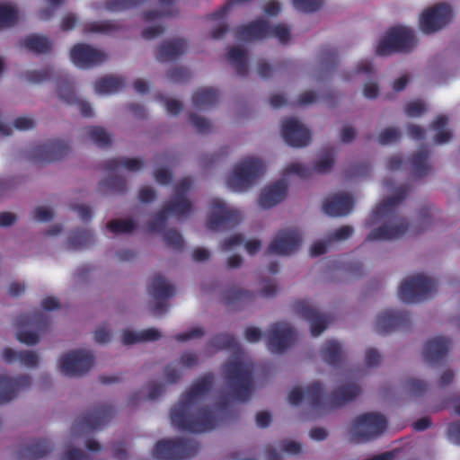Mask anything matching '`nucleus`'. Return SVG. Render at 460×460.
Listing matches in <instances>:
<instances>
[{
  "label": "nucleus",
  "mask_w": 460,
  "mask_h": 460,
  "mask_svg": "<svg viewBox=\"0 0 460 460\" xmlns=\"http://www.w3.org/2000/svg\"><path fill=\"white\" fill-rule=\"evenodd\" d=\"M452 18L449 5L440 3L424 11L420 18V29L426 34L433 33L445 27Z\"/></svg>",
  "instance_id": "15"
},
{
  "label": "nucleus",
  "mask_w": 460,
  "mask_h": 460,
  "mask_svg": "<svg viewBox=\"0 0 460 460\" xmlns=\"http://www.w3.org/2000/svg\"><path fill=\"white\" fill-rule=\"evenodd\" d=\"M49 323V317L41 312L20 315L16 320V338L28 346L35 345L40 341L39 334L48 329Z\"/></svg>",
  "instance_id": "9"
},
{
  "label": "nucleus",
  "mask_w": 460,
  "mask_h": 460,
  "mask_svg": "<svg viewBox=\"0 0 460 460\" xmlns=\"http://www.w3.org/2000/svg\"><path fill=\"white\" fill-rule=\"evenodd\" d=\"M413 31L408 28H392L379 41L376 52L379 56H387L395 52H410L416 46Z\"/></svg>",
  "instance_id": "8"
},
{
  "label": "nucleus",
  "mask_w": 460,
  "mask_h": 460,
  "mask_svg": "<svg viewBox=\"0 0 460 460\" xmlns=\"http://www.w3.org/2000/svg\"><path fill=\"white\" fill-rule=\"evenodd\" d=\"M50 451V447L46 442L32 444L18 453V458L21 460H36L45 456Z\"/></svg>",
  "instance_id": "42"
},
{
  "label": "nucleus",
  "mask_w": 460,
  "mask_h": 460,
  "mask_svg": "<svg viewBox=\"0 0 460 460\" xmlns=\"http://www.w3.org/2000/svg\"><path fill=\"white\" fill-rule=\"evenodd\" d=\"M228 60L234 67L236 74L245 76L248 74L247 53L240 47H231L227 56Z\"/></svg>",
  "instance_id": "36"
},
{
  "label": "nucleus",
  "mask_w": 460,
  "mask_h": 460,
  "mask_svg": "<svg viewBox=\"0 0 460 460\" xmlns=\"http://www.w3.org/2000/svg\"><path fill=\"white\" fill-rule=\"evenodd\" d=\"M31 385V376L27 374L16 377L0 374V405L13 401L18 394Z\"/></svg>",
  "instance_id": "20"
},
{
  "label": "nucleus",
  "mask_w": 460,
  "mask_h": 460,
  "mask_svg": "<svg viewBox=\"0 0 460 460\" xmlns=\"http://www.w3.org/2000/svg\"><path fill=\"white\" fill-rule=\"evenodd\" d=\"M120 26L114 21H98L89 22L84 24V33H101L105 35H111L118 31Z\"/></svg>",
  "instance_id": "40"
},
{
  "label": "nucleus",
  "mask_w": 460,
  "mask_h": 460,
  "mask_svg": "<svg viewBox=\"0 0 460 460\" xmlns=\"http://www.w3.org/2000/svg\"><path fill=\"white\" fill-rule=\"evenodd\" d=\"M361 392L356 384H346L337 387L327 399L326 403L332 408L343 406L354 400Z\"/></svg>",
  "instance_id": "30"
},
{
  "label": "nucleus",
  "mask_w": 460,
  "mask_h": 460,
  "mask_svg": "<svg viewBox=\"0 0 460 460\" xmlns=\"http://www.w3.org/2000/svg\"><path fill=\"white\" fill-rule=\"evenodd\" d=\"M210 345L216 349H224L235 347L236 341L231 334L220 333L211 339Z\"/></svg>",
  "instance_id": "51"
},
{
  "label": "nucleus",
  "mask_w": 460,
  "mask_h": 460,
  "mask_svg": "<svg viewBox=\"0 0 460 460\" xmlns=\"http://www.w3.org/2000/svg\"><path fill=\"white\" fill-rule=\"evenodd\" d=\"M189 119L195 129L200 134H207L210 132L212 125L209 120L198 116L195 113H190Z\"/></svg>",
  "instance_id": "55"
},
{
  "label": "nucleus",
  "mask_w": 460,
  "mask_h": 460,
  "mask_svg": "<svg viewBox=\"0 0 460 460\" xmlns=\"http://www.w3.org/2000/svg\"><path fill=\"white\" fill-rule=\"evenodd\" d=\"M18 21V12L11 4H0V30L13 26Z\"/></svg>",
  "instance_id": "47"
},
{
  "label": "nucleus",
  "mask_w": 460,
  "mask_h": 460,
  "mask_svg": "<svg viewBox=\"0 0 460 460\" xmlns=\"http://www.w3.org/2000/svg\"><path fill=\"white\" fill-rule=\"evenodd\" d=\"M167 77L173 83H184L190 78V73L185 67L176 66L168 71Z\"/></svg>",
  "instance_id": "58"
},
{
  "label": "nucleus",
  "mask_w": 460,
  "mask_h": 460,
  "mask_svg": "<svg viewBox=\"0 0 460 460\" xmlns=\"http://www.w3.org/2000/svg\"><path fill=\"white\" fill-rule=\"evenodd\" d=\"M84 133L99 147L109 146L111 143L110 135L102 127H86L84 128Z\"/></svg>",
  "instance_id": "44"
},
{
  "label": "nucleus",
  "mask_w": 460,
  "mask_h": 460,
  "mask_svg": "<svg viewBox=\"0 0 460 460\" xmlns=\"http://www.w3.org/2000/svg\"><path fill=\"white\" fill-rule=\"evenodd\" d=\"M276 289H224L221 296L230 306H240L257 298H270L275 296Z\"/></svg>",
  "instance_id": "22"
},
{
  "label": "nucleus",
  "mask_w": 460,
  "mask_h": 460,
  "mask_svg": "<svg viewBox=\"0 0 460 460\" xmlns=\"http://www.w3.org/2000/svg\"><path fill=\"white\" fill-rule=\"evenodd\" d=\"M32 218L38 222H49L53 218V212L49 208L38 207L32 212Z\"/></svg>",
  "instance_id": "62"
},
{
  "label": "nucleus",
  "mask_w": 460,
  "mask_h": 460,
  "mask_svg": "<svg viewBox=\"0 0 460 460\" xmlns=\"http://www.w3.org/2000/svg\"><path fill=\"white\" fill-rule=\"evenodd\" d=\"M429 156V153L427 148H421L411 155L410 162L416 177H424L430 172L431 167L428 163Z\"/></svg>",
  "instance_id": "37"
},
{
  "label": "nucleus",
  "mask_w": 460,
  "mask_h": 460,
  "mask_svg": "<svg viewBox=\"0 0 460 460\" xmlns=\"http://www.w3.org/2000/svg\"><path fill=\"white\" fill-rule=\"evenodd\" d=\"M407 321L406 315L396 312H385L376 320V329L380 332H389L402 326Z\"/></svg>",
  "instance_id": "32"
},
{
  "label": "nucleus",
  "mask_w": 460,
  "mask_h": 460,
  "mask_svg": "<svg viewBox=\"0 0 460 460\" xmlns=\"http://www.w3.org/2000/svg\"><path fill=\"white\" fill-rule=\"evenodd\" d=\"M112 415L113 411L111 406L98 405L75 420L72 427V435L80 437L86 432L97 429L108 423Z\"/></svg>",
  "instance_id": "11"
},
{
  "label": "nucleus",
  "mask_w": 460,
  "mask_h": 460,
  "mask_svg": "<svg viewBox=\"0 0 460 460\" xmlns=\"http://www.w3.org/2000/svg\"><path fill=\"white\" fill-rule=\"evenodd\" d=\"M150 310L160 314L167 308V300L172 296V289H150Z\"/></svg>",
  "instance_id": "39"
},
{
  "label": "nucleus",
  "mask_w": 460,
  "mask_h": 460,
  "mask_svg": "<svg viewBox=\"0 0 460 460\" xmlns=\"http://www.w3.org/2000/svg\"><path fill=\"white\" fill-rule=\"evenodd\" d=\"M93 241V234L91 230L77 229L69 235L68 244L72 249H80L89 246Z\"/></svg>",
  "instance_id": "43"
},
{
  "label": "nucleus",
  "mask_w": 460,
  "mask_h": 460,
  "mask_svg": "<svg viewBox=\"0 0 460 460\" xmlns=\"http://www.w3.org/2000/svg\"><path fill=\"white\" fill-rule=\"evenodd\" d=\"M53 75V70L46 67L40 70H31L26 73V78L31 83H42L49 80Z\"/></svg>",
  "instance_id": "54"
},
{
  "label": "nucleus",
  "mask_w": 460,
  "mask_h": 460,
  "mask_svg": "<svg viewBox=\"0 0 460 460\" xmlns=\"http://www.w3.org/2000/svg\"><path fill=\"white\" fill-rule=\"evenodd\" d=\"M252 366L243 358L226 364L224 376L226 381L227 397L241 402L248 400L253 390Z\"/></svg>",
  "instance_id": "4"
},
{
  "label": "nucleus",
  "mask_w": 460,
  "mask_h": 460,
  "mask_svg": "<svg viewBox=\"0 0 460 460\" xmlns=\"http://www.w3.org/2000/svg\"><path fill=\"white\" fill-rule=\"evenodd\" d=\"M121 341L124 345H133L141 342L140 332L124 330L121 333Z\"/></svg>",
  "instance_id": "63"
},
{
  "label": "nucleus",
  "mask_w": 460,
  "mask_h": 460,
  "mask_svg": "<svg viewBox=\"0 0 460 460\" xmlns=\"http://www.w3.org/2000/svg\"><path fill=\"white\" fill-rule=\"evenodd\" d=\"M401 137V132L396 128H386L378 136L380 145H389L396 142Z\"/></svg>",
  "instance_id": "57"
},
{
  "label": "nucleus",
  "mask_w": 460,
  "mask_h": 460,
  "mask_svg": "<svg viewBox=\"0 0 460 460\" xmlns=\"http://www.w3.org/2000/svg\"><path fill=\"white\" fill-rule=\"evenodd\" d=\"M321 58L323 63L327 66H333L337 64L338 61L336 50L330 47H324L321 49Z\"/></svg>",
  "instance_id": "61"
},
{
  "label": "nucleus",
  "mask_w": 460,
  "mask_h": 460,
  "mask_svg": "<svg viewBox=\"0 0 460 460\" xmlns=\"http://www.w3.org/2000/svg\"><path fill=\"white\" fill-rule=\"evenodd\" d=\"M164 239L166 245L173 250L181 251L183 248V238L176 229H169L165 231L164 234Z\"/></svg>",
  "instance_id": "50"
},
{
  "label": "nucleus",
  "mask_w": 460,
  "mask_h": 460,
  "mask_svg": "<svg viewBox=\"0 0 460 460\" xmlns=\"http://www.w3.org/2000/svg\"><path fill=\"white\" fill-rule=\"evenodd\" d=\"M24 48L36 54H46L50 52L52 43L46 36L31 34L22 40Z\"/></svg>",
  "instance_id": "35"
},
{
  "label": "nucleus",
  "mask_w": 460,
  "mask_h": 460,
  "mask_svg": "<svg viewBox=\"0 0 460 460\" xmlns=\"http://www.w3.org/2000/svg\"><path fill=\"white\" fill-rule=\"evenodd\" d=\"M146 0H106L103 7L109 12L118 13L136 8Z\"/></svg>",
  "instance_id": "46"
},
{
  "label": "nucleus",
  "mask_w": 460,
  "mask_h": 460,
  "mask_svg": "<svg viewBox=\"0 0 460 460\" xmlns=\"http://www.w3.org/2000/svg\"><path fill=\"white\" fill-rule=\"evenodd\" d=\"M452 341L449 338L437 336L429 340L423 348V358L429 363H438L448 353Z\"/></svg>",
  "instance_id": "27"
},
{
  "label": "nucleus",
  "mask_w": 460,
  "mask_h": 460,
  "mask_svg": "<svg viewBox=\"0 0 460 460\" xmlns=\"http://www.w3.org/2000/svg\"><path fill=\"white\" fill-rule=\"evenodd\" d=\"M434 289H399L398 297L403 303H419L433 296Z\"/></svg>",
  "instance_id": "45"
},
{
  "label": "nucleus",
  "mask_w": 460,
  "mask_h": 460,
  "mask_svg": "<svg viewBox=\"0 0 460 460\" xmlns=\"http://www.w3.org/2000/svg\"><path fill=\"white\" fill-rule=\"evenodd\" d=\"M447 117L442 115L438 116L432 122V128L438 131L434 137V141L436 144H445L452 138V134L449 131L444 130L445 127L447 125Z\"/></svg>",
  "instance_id": "48"
},
{
  "label": "nucleus",
  "mask_w": 460,
  "mask_h": 460,
  "mask_svg": "<svg viewBox=\"0 0 460 460\" xmlns=\"http://www.w3.org/2000/svg\"><path fill=\"white\" fill-rule=\"evenodd\" d=\"M70 152V146L61 139L49 140L33 146L31 158L36 162L51 163L61 160Z\"/></svg>",
  "instance_id": "18"
},
{
  "label": "nucleus",
  "mask_w": 460,
  "mask_h": 460,
  "mask_svg": "<svg viewBox=\"0 0 460 460\" xmlns=\"http://www.w3.org/2000/svg\"><path fill=\"white\" fill-rule=\"evenodd\" d=\"M199 449V444L189 438L167 439L156 443L153 456L159 460H183L194 456Z\"/></svg>",
  "instance_id": "7"
},
{
  "label": "nucleus",
  "mask_w": 460,
  "mask_h": 460,
  "mask_svg": "<svg viewBox=\"0 0 460 460\" xmlns=\"http://www.w3.org/2000/svg\"><path fill=\"white\" fill-rule=\"evenodd\" d=\"M294 7L303 13H314L323 4V0H292Z\"/></svg>",
  "instance_id": "52"
},
{
  "label": "nucleus",
  "mask_w": 460,
  "mask_h": 460,
  "mask_svg": "<svg viewBox=\"0 0 460 460\" xmlns=\"http://www.w3.org/2000/svg\"><path fill=\"white\" fill-rule=\"evenodd\" d=\"M107 229L114 234L131 233L137 225L132 219H113L107 223Z\"/></svg>",
  "instance_id": "49"
},
{
  "label": "nucleus",
  "mask_w": 460,
  "mask_h": 460,
  "mask_svg": "<svg viewBox=\"0 0 460 460\" xmlns=\"http://www.w3.org/2000/svg\"><path fill=\"white\" fill-rule=\"evenodd\" d=\"M281 136L293 147L306 146L311 141L310 131L296 118H287L282 121Z\"/></svg>",
  "instance_id": "19"
},
{
  "label": "nucleus",
  "mask_w": 460,
  "mask_h": 460,
  "mask_svg": "<svg viewBox=\"0 0 460 460\" xmlns=\"http://www.w3.org/2000/svg\"><path fill=\"white\" fill-rule=\"evenodd\" d=\"M354 208V200L349 194L336 193L327 198L323 203V211L330 217L349 215Z\"/></svg>",
  "instance_id": "24"
},
{
  "label": "nucleus",
  "mask_w": 460,
  "mask_h": 460,
  "mask_svg": "<svg viewBox=\"0 0 460 460\" xmlns=\"http://www.w3.org/2000/svg\"><path fill=\"white\" fill-rule=\"evenodd\" d=\"M191 210L192 204L190 199L181 195H174L171 200L164 204L153 219L148 222V230L150 232H159L164 227L170 215L180 219L188 217Z\"/></svg>",
  "instance_id": "10"
},
{
  "label": "nucleus",
  "mask_w": 460,
  "mask_h": 460,
  "mask_svg": "<svg viewBox=\"0 0 460 460\" xmlns=\"http://www.w3.org/2000/svg\"><path fill=\"white\" fill-rule=\"evenodd\" d=\"M333 164V154L332 151L330 150L323 154L320 159L314 163L312 168L302 164L293 163L286 167L285 174H296L300 178L305 179L310 177L314 172L323 173L330 171Z\"/></svg>",
  "instance_id": "23"
},
{
  "label": "nucleus",
  "mask_w": 460,
  "mask_h": 460,
  "mask_svg": "<svg viewBox=\"0 0 460 460\" xmlns=\"http://www.w3.org/2000/svg\"><path fill=\"white\" fill-rule=\"evenodd\" d=\"M323 387L320 382H314L309 385L304 393L301 388H294L288 394V401L291 404L296 405L305 400L311 406H318L322 402Z\"/></svg>",
  "instance_id": "28"
},
{
  "label": "nucleus",
  "mask_w": 460,
  "mask_h": 460,
  "mask_svg": "<svg viewBox=\"0 0 460 460\" xmlns=\"http://www.w3.org/2000/svg\"><path fill=\"white\" fill-rule=\"evenodd\" d=\"M408 191L409 189L406 186L398 188L394 195L387 198L373 209L371 217L366 224L367 227L379 222H385V224L374 228L367 236L366 241L395 240L408 231L407 220L397 215V208L405 199Z\"/></svg>",
  "instance_id": "2"
},
{
  "label": "nucleus",
  "mask_w": 460,
  "mask_h": 460,
  "mask_svg": "<svg viewBox=\"0 0 460 460\" xmlns=\"http://www.w3.org/2000/svg\"><path fill=\"white\" fill-rule=\"evenodd\" d=\"M61 460H86V456L81 449L68 447Z\"/></svg>",
  "instance_id": "64"
},
{
  "label": "nucleus",
  "mask_w": 460,
  "mask_h": 460,
  "mask_svg": "<svg viewBox=\"0 0 460 460\" xmlns=\"http://www.w3.org/2000/svg\"><path fill=\"white\" fill-rule=\"evenodd\" d=\"M58 95L60 100L67 104H77L81 114L84 117H92L93 115V109L87 102L81 101L75 91L74 83L69 78L62 79L58 84Z\"/></svg>",
  "instance_id": "25"
},
{
  "label": "nucleus",
  "mask_w": 460,
  "mask_h": 460,
  "mask_svg": "<svg viewBox=\"0 0 460 460\" xmlns=\"http://www.w3.org/2000/svg\"><path fill=\"white\" fill-rule=\"evenodd\" d=\"M265 171L261 159L247 157L236 164L233 172L227 177V186L234 190L241 191L250 188Z\"/></svg>",
  "instance_id": "5"
},
{
  "label": "nucleus",
  "mask_w": 460,
  "mask_h": 460,
  "mask_svg": "<svg viewBox=\"0 0 460 460\" xmlns=\"http://www.w3.org/2000/svg\"><path fill=\"white\" fill-rule=\"evenodd\" d=\"M211 212L207 221V227L210 230L232 228L242 221L239 210L226 208L220 199H214L210 202Z\"/></svg>",
  "instance_id": "12"
},
{
  "label": "nucleus",
  "mask_w": 460,
  "mask_h": 460,
  "mask_svg": "<svg viewBox=\"0 0 460 460\" xmlns=\"http://www.w3.org/2000/svg\"><path fill=\"white\" fill-rule=\"evenodd\" d=\"M288 186L284 181H278L266 187L259 198V205L263 208H270L282 200L287 196Z\"/></svg>",
  "instance_id": "29"
},
{
  "label": "nucleus",
  "mask_w": 460,
  "mask_h": 460,
  "mask_svg": "<svg viewBox=\"0 0 460 460\" xmlns=\"http://www.w3.org/2000/svg\"><path fill=\"white\" fill-rule=\"evenodd\" d=\"M296 312L310 323V332L314 337L319 336L328 327L332 319L305 301L295 304Z\"/></svg>",
  "instance_id": "21"
},
{
  "label": "nucleus",
  "mask_w": 460,
  "mask_h": 460,
  "mask_svg": "<svg viewBox=\"0 0 460 460\" xmlns=\"http://www.w3.org/2000/svg\"><path fill=\"white\" fill-rule=\"evenodd\" d=\"M302 234L296 228L280 230L268 246V252L277 255H290L298 251Z\"/></svg>",
  "instance_id": "16"
},
{
  "label": "nucleus",
  "mask_w": 460,
  "mask_h": 460,
  "mask_svg": "<svg viewBox=\"0 0 460 460\" xmlns=\"http://www.w3.org/2000/svg\"><path fill=\"white\" fill-rule=\"evenodd\" d=\"M270 25L264 19H258L247 25H241L235 28V36L240 40L249 41L269 38Z\"/></svg>",
  "instance_id": "26"
},
{
  "label": "nucleus",
  "mask_w": 460,
  "mask_h": 460,
  "mask_svg": "<svg viewBox=\"0 0 460 460\" xmlns=\"http://www.w3.org/2000/svg\"><path fill=\"white\" fill-rule=\"evenodd\" d=\"M320 355L324 362L332 366L340 364L344 358L341 345L335 340L327 341L322 346Z\"/></svg>",
  "instance_id": "33"
},
{
  "label": "nucleus",
  "mask_w": 460,
  "mask_h": 460,
  "mask_svg": "<svg viewBox=\"0 0 460 460\" xmlns=\"http://www.w3.org/2000/svg\"><path fill=\"white\" fill-rule=\"evenodd\" d=\"M405 389L412 396H420L428 390L427 384L420 379L410 378L405 384Z\"/></svg>",
  "instance_id": "53"
},
{
  "label": "nucleus",
  "mask_w": 460,
  "mask_h": 460,
  "mask_svg": "<svg viewBox=\"0 0 460 460\" xmlns=\"http://www.w3.org/2000/svg\"><path fill=\"white\" fill-rule=\"evenodd\" d=\"M436 280L423 273H416L403 279L398 288H437Z\"/></svg>",
  "instance_id": "41"
},
{
  "label": "nucleus",
  "mask_w": 460,
  "mask_h": 460,
  "mask_svg": "<svg viewBox=\"0 0 460 460\" xmlns=\"http://www.w3.org/2000/svg\"><path fill=\"white\" fill-rule=\"evenodd\" d=\"M218 92L213 88H200L192 94L193 106L198 110H206L218 102Z\"/></svg>",
  "instance_id": "34"
},
{
  "label": "nucleus",
  "mask_w": 460,
  "mask_h": 460,
  "mask_svg": "<svg viewBox=\"0 0 460 460\" xmlns=\"http://www.w3.org/2000/svg\"><path fill=\"white\" fill-rule=\"evenodd\" d=\"M426 111L425 103L421 100H414L405 105L404 111L408 117H420Z\"/></svg>",
  "instance_id": "60"
},
{
  "label": "nucleus",
  "mask_w": 460,
  "mask_h": 460,
  "mask_svg": "<svg viewBox=\"0 0 460 460\" xmlns=\"http://www.w3.org/2000/svg\"><path fill=\"white\" fill-rule=\"evenodd\" d=\"M125 86L122 77L108 75L101 77L94 83V90L97 93H113Z\"/></svg>",
  "instance_id": "38"
},
{
  "label": "nucleus",
  "mask_w": 460,
  "mask_h": 460,
  "mask_svg": "<svg viewBox=\"0 0 460 460\" xmlns=\"http://www.w3.org/2000/svg\"><path fill=\"white\" fill-rule=\"evenodd\" d=\"M388 423V418L380 411L358 414L347 425L348 439L353 444L370 442L385 433Z\"/></svg>",
  "instance_id": "3"
},
{
  "label": "nucleus",
  "mask_w": 460,
  "mask_h": 460,
  "mask_svg": "<svg viewBox=\"0 0 460 460\" xmlns=\"http://www.w3.org/2000/svg\"><path fill=\"white\" fill-rule=\"evenodd\" d=\"M144 162L138 158L117 157L107 160L103 168L111 174L100 182V189L105 192L124 193L127 190L126 180L113 174L119 167H124L129 172H137L142 169Z\"/></svg>",
  "instance_id": "6"
},
{
  "label": "nucleus",
  "mask_w": 460,
  "mask_h": 460,
  "mask_svg": "<svg viewBox=\"0 0 460 460\" xmlns=\"http://www.w3.org/2000/svg\"><path fill=\"white\" fill-rule=\"evenodd\" d=\"M107 54L85 43L75 45L70 51L72 62L80 68H90L107 60Z\"/></svg>",
  "instance_id": "17"
},
{
  "label": "nucleus",
  "mask_w": 460,
  "mask_h": 460,
  "mask_svg": "<svg viewBox=\"0 0 460 460\" xmlns=\"http://www.w3.org/2000/svg\"><path fill=\"white\" fill-rule=\"evenodd\" d=\"M186 49L187 42L183 39L166 40L158 47L156 59L160 62L171 61L182 55Z\"/></svg>",
  "instance_id": "31"
},
{
  "label": "nucleus",
  "mask_w": 460,
  "mask_h": 460,
  "mask_svg": "<svg viewBox=\"0 0 460 460\" xmlns=\"http://www.w3.org/2000/svg\"><path fill=\"white\" fill-rule=\"evenodd\" d=\"M212 385V376L207 375L197 380L185 392L179 402L171 411L172 424L179 430L207 432L216 429L223 420L228 399L222 397L215 411L208 408L196 409Z\"/></svg>",
  "instance_id": "1"
},
{
  "label": "nucleus",
  "mask_w": 460,
  "mask_h": 460,
  "mask_svg": "<svg viewBox=\"0 0 460 460\" xmlns=\"http://www.w3.org/2000/svg\"><path fill=\"white\" fill-rule=\"evenodd\" d=\"M296 340L295 328L288 322L272 323L267 332V346L273 353H283Z\"/></svg>",
  "instance_id": "13"
},
{
  "label": "nucleus",
  "mask_w": 460,
  "mask_h": 460,
  "mask_svg": "<svg viewBox=\"0 0 460 460\" xmlns=\"http://www.w3.org/2000/svg\"><path fill=\"white\" fill-rule=\"evenodd\" d=\"M18 360L27 367L35 368L40 362L39 355L32 350L19 351Z\"/></svg>",
  "instance_id": "56"
},
{
  "label": "nucleus",
  "mask_w": 460,
  "mask_h": 460,
  "mask_svg": "<svg viewBox=\"0 0 460 460\" xmlns=\"http://www.w3.org/2000/svg\"><path fill=\"white\" fill-rule=\"evenodd\" d=\"M93 365V355L86 350H73L62 356L58 367L62 374L69 377L82 376Z\"/></svg>",
  "instance_id": "14"
},
{
  "label": "nucleus",
  "mask_w": 460,
  "mask_h": 460,
  "mask_svg": "<svg viewBox=\"0 0 460 460\" xmlns=\"http://www.w3.org/2000/svg\"><path fill=\"white\" fill-rule=\"evenodd\" d=\"M269 37L277 38L279 42L285 44L290 40V29L281 23L275 26H270V34Z\"/></svg>",
  "instance_id": "59"
}]
</instances>
